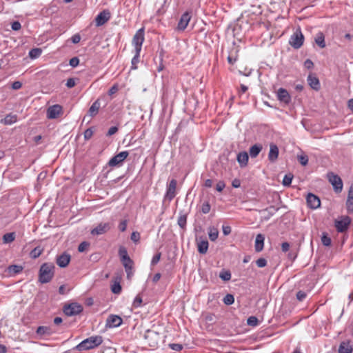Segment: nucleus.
<instances>
[{"mask_svg": "<svg viewBox=\"0 0 353 353\" xmlns=\"http://www.w3.org/2000/svg\"><path fill=\"white\" fill-rule=\"evenodd\" d=\"M55 267L52 263H45L39 270V280L41 283L50 282L54 276Z\"/></svg>", "mask_w": 353, "mask_h": 353, "instance_id": "obj_1", "label": "nucleus"}, {"mask_svg": "<svg viewBox=\"0 0 353 353\" xmlns=\"http://www.w3.org/2000/svg\"><path fill=\"white\" fill-rule=\"evenodd\" d=\"M102 343V336H92L81 341L75 348L79 351L88 350L100 345Z\"/></svg>", "mask_w": 353, "mask_h": 353, "instance_id": "obj_2", "label": "nucleus"}, {"mask_svg": "<svg viewBox=\"0 0 353 353\" xmlns=\"http://www.w3.org/2000/svg\"><path fill=\"white\" fill-rule=\"evenodd\" d=\"M304 41V36L300 28L297 29L290 37L289 43L295 49L300 48Z\"/></svg>", "mask_w": 353, "mask_h": 353, "instance_id": "obj_3", "label": "nucleus"}, {"mask_svg": "<svg viewBox=\"0 0 353 353\" xmlns=\"http://www.w3.org/2000/svg\"><path fill=\"white\" fill-rule=\"evenodd\" d=\"M144 39V28H142L137 31L132 39V45L137 52H141Z\"/></svg>", "mask_w": 353, "mask_h": 353, "instance_id": "obj_4", "label": "nucleus"}, {"mask_svg": "<svg viewBox=\"0 0 353 353\" xmlns=\"http://www.w3.org/2000/svg\"><path fill=\"white\" fill-rule=\"evenodd\" d=\"M327 179L330 183L333 185L336 192H341L343 189V181L339 176L333 172H328Z\"/></svg>", "mask_w": 353, "mask_h": 353, "instance_id": "obj_5", "label": "nucleus"}, {"mask_svg": "<svg viewBox=\"0 0 353 353\" xmlns=\"http://www.w3.org/2000/svg\"><path fill=\"white\" fill-rule=\"evenodd\" d=\"M143 337L147 341L148 345L152 347L157 346L160 339L157 332L150 330L145 331Z\"/></svg>", "mask_w": 353, "mask_h": 353, "instance_id": "obj_6", "label": "nucleus"}, {"mask_svg": "<svg viewBox=\"0 0 353 353\" xmlns=\"http://www.w3.org/2000/svg\"><path fill=\"white\" fill-rule=\"evenodd\" d=\"M83 311L81 305L77 303H72L66 305L63 307V312L65 315L71 316L80 314Z\"/></svg>", "mask_w": 353, "mask_h": 353, "instance_id": "obj_7", "label": "nucleus"}, {"mask_svg": "<svg viewBox=\"0 0 353 353\" xmlns=\"http://www.w3.org/2000/svg\"><path fill=\"white\" fill-rule=\"evenodd\" d=\"M56 332V329L52 326L41 325L38 327L36 330V334L38 336L39 339H44L50 336L52 334H55Z\"/></svg>", "mask_w": 353, "mask_h": 353, "instance_id": "obj_8", "label": "nucleus"}, {"mask_svg": "<svg viewBox=\"0 0 353 353\" xmlns=\"http://www.w3.org/2000/svg\"><path fill=\"white\" fill-rule=\"evenodd\" d=\"M351 223V219L348 216H342L341 220L335 221V228L339 232H345L350 224Z\"/></svg>", "mask_w": 353, "mask_h": 353, "instance_id": "obj_9", "label": "nucleus"}, {"mask_svg": "<svg viewBox=\"0 0 353 353\" xmlns=\"http://www.w3.org/2000/svg\"><path fill=\"white\" fill-rule=\"evenodd\" d=\"M129 153L128 151H123L111 158L108 162L110 167L119 165L128 157Z\"/></svg>", "mask_w": 353, "mask_h": 353, "instance_id": "obj_10", "label": "nucleus"}, {"mask_svg": "<svg viewBox=\"0 0 353 353\" xmlns=\"http://www.w3.org/2000/svg\"><path fill=\"white\" fill-rule=\"evenodd\" d=\"M111 228L109 223H100L94 228H93L90 233L92 235L97 236L106 233Z\"/></svg>", "mask_w": 353, "mask_h": 353, "instance_id": "obj_11", "label": "nucleus"}, {"mask_svg": "<svg viewBox=\"0 0 353 353\" xmlns=\"http://www.w3.org/2000/svg\"><path fill=\"white\" fill-rule=\"evenodd\" d=\"M276 96L278 100L285 105H288L291 101V96L286 89L279 88L276 92Z\"/></svg>", "mask_w": 353, "mask_h": 353, "instance_id": "obj_12", "label": "nucleus"}, {"mask_svg": "<svg viewBox=\"0 0 353 353\" xmlns=\"http://www.w3.org/2000/svg\"><path fill=\"white\" fill-rule=\"evenodd\" d=\"M110 12L108 10H104L99 12L95 18L97 26H101L110 19Z\"/></svg>", "mask_w": 353, "mask_h": 353, "instance_id": "obj_13", "label": "nucleus"}, {"mask_svg": "<svg viewBox=\"0 0 353 353\" xmlns=\"http://www.w3.org/2000/svg\"><path fill=\"white\" fill-rule=\"evenodd\" d=\"M62 112V107L56 104L50 106L47 110V117L50 119L57 118Z\"/></svg>", "mask_w": 353, "mask_h": 353, "instance_id": "obj_14", "label": "nucleus"}, {"mask_svg": "<svg viewBox=\"0 0 353 353\" xmlns=\"http://www.w3.org/2000/svg\"><path fill=\"white\" fill-rule=\"evenodd\" d=\"M176 180L172 179L167 187L165 198L170 201H172L176 195Z\"/></svg>", "mask_w": 353, "mask_h": 353, "instance_id": "obj_15", "label": "nucleus"}, {"mask_svg": "<svg viewBox=\"0 0 353 353\" xmlns=\"http://www.w3.org/2000/svg\"><path fill=\"white\" fill-rule=\"evenodd\" d=\"M307 205L311 209H316L321 205L320 199L312 193H309L306 197Z\"/></svg>", "mask_w": 353, "mask_h": 353, "instance_id": "obj_16", "label": "nucleus"}, {"mask_svg": "<svg viewBox=\"0 0 353 353\" xmlns=\"http://www.w3.org/2000/svg\"><path fill=\"white\" fill-rule=\"evenodd\" d=\"M123 323L122 319L114 314L110 315L106 320V326L108 327H117Z\"/></svg>", "mask_w": 353, "mask_h": 353, "instance_id": "obj_17", "label": "nucleus"}, {"mask_svg": "<svg viewBox=\"0 0 353 353\" xmlns=\"http://www.w3.org/2000/svg\"><path fill=\"white\" fill-rule=\"evenodd\" d=\"M190 19H191V15H190V12H185V13H183L181 15V17L179 19V21L178 23V26H177L178 29L179 30H184L187 28Z\"/></svg>", "mask_w": 353, "mask_h": 353, "instance_id": "obj_18", "label": "nucleus"}, {"mask_svg": "<svg viewBox=\"0 0 353 353\" xmlns=\"http://www.w3.org/2000/svg\"><path fill=\"white\" fill-rule=\"evenodd\" d=\"M70 255L65 252L59 256L57 259V264L61 268H65L70 263Z\"/></svg>", "mask_w": 353, "mask_h": 353, "instance_id": "obj_19", "label": "nucleus"}, {"mask_svg": "<svg viewBox=\"0 0 353 353\" xmlns=\"http://www.w3.org/2000/svg\"><path fill=\"white\" fill-rule=\"evenodd\" d=\"M209 243L206 239L201 237L197 241V248L200 254H204L208 252Z\"/></svg>", "mask_w": 353, "mask_h": 353, "instance_id": "obj_20", "label": "nucleus"}, {"mask_svg": "<svg viewBox=\"0 0 353 353\" xmlns=\"http://www.w3.org/2000/svg\"><path fill=\"white\" fill-rule=\"evenodd\" d=\"M307 83L314 90H319L321 88L320 82L319 79L313 75V74H309L307 79Z\"/></svg>", "mask_w": 353, "mask_h": 353, "instance_id": "obj_21", "label": "nucleus"}, {"mask_svg": "<svg viewBox=\"0 0 353 353\" xmlns=\"http://www.w3.org/2000/svg\"><path fill=\"white\" fill-rule=\"evenodd\" d=\"M236 159L240 167L245 168L248 165L249 155L247 152H241L237 154Z\"/></svg>", "mask_w": 353, "mask_h": 353, "instance_id": "obj_22", "label": "nucleus"}, {"mask_svg": "<svg viewBox=\"0 0 353 353\" xmlns=\"http://www.w3.org/2000/svg\"><path fill=\"white\" fill-rule=\"evenodd\" d=\"M279 156V148L276 145L271 143L270 145V151L268 154V159L271 162H274Z\"/></svg>", "mask_w": 353, "mask_h": 353, "instance_id": "obj_23", "label": "nucleus"}, {"mask_svg": "<svg viewBox=\"0 0 353 353\" xmlns=\"http://www.w3.org/2000/svg\"><path fill=\"white\" fill-rule=\"evenodd\" d=\"M265 237L263 234H259L256 236L254 249L256 252H259L263 250L264 247Z\"/></svg>", "mask_w": 353, "mask_h": 353, "instance_id": "obj_24", "label": "nucleus"}, {"mask_svg": "<svg viewBox=\"0 0 353 353\" xmlns=\"http://www.w3.org/2000/svg\"><path fill=\"white\" fill-rule=\"evenodd\" d=\"M353 348L349 341H342L339 347V353H352Z\"/></svg>", "mask_w": 353, "mask_h": 353, "instance_id": "obj_25", "label": "nucleus"}, {"mask_svg": "<svg viewBox=\"0 0 353 353\" xmlns=\"http://www.w3.org/2000/svg\"><path fill=\"white\" fill-rule=\"evenodd\" d=\"M17 121V115L14 114H7L4 119L0 121V123L3 125H12Z\"/></svg>", "mask_w": 353, "mask_h": 353, "instance_id": "obj_26", "label": "nucleus"}, {"mask_svg": "<svg viewBox=\"0 0 353 353\" xmlns=\"http://www.w3.org/2000/svg\"><path fill=\"white\" fill-rule=\"evenodd\" d=\"M101 107V103L99 99H97L90 107L88 110V114L90 117H94L99 112V110Z\"/></svg>", "mask_w": 353, "mask_h": 353, "instance_id": "obj_27", "label": "nucleus"}, {"mask_svg": "<svg viewBox=\"0 0 353 353\" xmlns=\"http://www.w3.org/2000/svg\"><path fill=\"white\" fill-rule=\"evenodd\" d=\"M121 261L123 265L124 266V268L128 274V276L129 277L132 268V264H133L132 260L130 258V256H128L127 258L121 259Z\"/></svg>", "mask_w": 353, "mask_h": 353, "instance_id": "obj_28", "label": "nucleus"}, {"mask_svg": "<svg viewBox=\"0 0 353 353\" xmlns=\"http://www.w3.org/2000/svg\"><path fill=\"white\" fill-rule=\"evenodd\" d=\"M262 150V145L260 144H255L250 147L249 150V154L251 158L256 157Z\"/></svg>", "mask_w": 353, "mask_h": 353, "instance_id": "obj_29", "label": "nucleus"}, {"mask_svg": "<svg viewBox=\"0 0 353 353\" xmlns=\"http://www.w3.org/2000/svg\"><path fill=\"white\" fill-rule=\"evenodd\" d=\"M23 270V267L17 265H11L8 268V272L10 276H14L20 273Z\"/></svg>", "mask_w": 353, "mask_h": 353, "instance_id": "obj_30", "label": "nucleus"}, {"mask_svg": "<svg viewBox=\"0 0 353 353\" xmlns=\"http://www.w3.org/2000/svg\"><path fill=\"white\" fill-rule=\"evenodd\" d=\"M208 236L211 241H215L219 236V230L214 227H210L208 228Z\"/></svg>", "mask_w": 353, "mask_h": 353, "instance_id": "obj_31", "label": "nucleus"}, {"mask_svg": "<svg viewBox=\"0 0 353 353\" xmlns=\"http://www.w3.org/2000/svg\"><path fill=\"white\" fill-rule=\"evenodd\" d=\"M177 223L181 229L185 230L187 223V214H182L180 212V215L177 220Z\"/></svg>", "mask_w": 353, "mask_h": 353, "instance_id": "obj_32", "label": "nucleus"}, {"mask_svg": "<svg viewBox=\"0 0 353 353\" xmlns=\"http://www.w3.org/2000/svg\"><path fill=\"white\" fill-rule=\"evenodd\" d=\"M316 43L321 48L325 47V37L322 32H319L317 34L315 37Z\"/></svg>", "mask_w": 353, "mask_h": 353, "instance_id": "obj_33", "label": "nucleus"}, {"mask_svg": "<svg viewBox=\"0 0 353 353\" xmlns=\"http://www.w3.org/2000/svg\"><path fill=\"white\" fill-rule=\"evenodd\" d=\"M15 237L16 234L14 232L6 233L3 236V243H10L14 241Z\"/></svg>", "mask_w": 353, "mask_h": 353, "instance_id": "obj_34", "label": "nucleus"}, {"mask_svg": "<svg viewBox=\"0 0 353 353\" xmlns=\"http://www.w3.org/2000/svg\"><path fill=\"white\" fill-rule=\"evenodd\" d=\"M42 50L40 48H33L29 52V57L31 59H37L41 54Z\"/></svg>", "mask_w": 353, "mask_h": 353, "instance_id": "obj_35", "label": "nucleus"}, {"mask_svg": "<svg viewBox=\"0 0 353 353\" xmlns=\"http://www.w3.org/2000/svg\"><path fill=\"white\" fill-rule=\"evenodd\" d=\"M219 277L224 281H228L231 279V272L229 270H222Z\"/></svg>", "mask_w": 353, "mask_h": 353, "instance_id": "obj_36", "label": "nucleus"}, {"mask_svg": "<svg viewBox=\"0 0 353 353\" xmlns=\"http://www.w3.org/2000/svg\"><path fill=\"white\" fill-rule=\"evenodd\" d=\"M223 302L227 305H230L234 303V297L232 294H228L223 297Z\"/></svg>", "mask_w": 353, "mask_h": 353, "instance_id": "obj_37", "label": "nucleus"}, {"mask_svg": "<svg viewBox=\"0 0 353 353\" xmlns=\"http://www.w3.org/2000/svg\"><path fill=\"white\" fill-rule=\"evenodd\" d=\"M139 56H140V52H137V51H135V54L133 57L132 61H131V63H132L131 68L132 70H135L137 68V65L139 61Z\"/></svg>", "mask_w": 353, "mask_h": 353, "instance_id": "obj_38", "label": "nucleus"}, {"mask_svg": "<svg viewBox=\"0 0 353 353\" xmlns=\"http://www.w3.org/2000/svg\"><path fill=\"white\" fill-rule=\"evenodd\" d=\"M293 175L292 174H287L284 176L282 184L284 186H289L292 181Z\"/></svg>", "mask_w": 353, "mask_h": 353, "instance_id": "obj_39", "label": "nucleus"}, {"mask_svg": "<svg viewBox=\"0 0 353 353\" xmlns=\"http://www.w3.org/2000/svg\"><path fill=\"white\" fill-rule=\"evenodd\" d=\"M119 255L120 259H123L129 256L126 248L123 246H121L119 249Z\"/></svg>", "mask_w": 353, "mask_h": 353, "instance_id": "obj_40", "label": "nucleus"}, {"mask_svg": "<svg viewBox=\"0 0 353 353\" xmlns=\"http://www.w3.org/2000/svg\"><path fill=\"white\" fill-rule=\"evenodd\" d=\"M142 298L140 294H138L134 299L132 306L135 308L140 307L142 305Z\"/></svg>", "mask_w": 353, "mask_h": 353, "instance_id": "obj_41", "label": "nucleus"}, {"mask_svg": "<svg viewBox=\"0 0 353 353\" xmlns=\"http://www.w3.org/2000/svg\"><path fill=\"white\" fill-rule=\"evenodd\" d=\"M89 246H90V243L88 242L83 241L79 244V245L78 247V251L79 252H83L88 249Z\"/></svg>", "mask_w": 353, "mask_h": 353, "instance_id": "obj_42", "label": "nucleus"}, {"mask_svg": "<svg viewBox=\"0 0 353 353\" xmlns=\"http://www.w3.org/2000/svg\"><path fill=\"white\" fill-rule=\"evenodd\" d=\"M321 242L325 246H330L331 245V239L325 234H323L321 237Z\"/></svg>", "mask_w": 353, "mask_h": 353, "instance_id": "obj_43", "label": "nucleus"}, {"mask_svg": "<svg viewBox=\"0 0 353 353\" xmlns=\"http://www.w3.org/2000/svg\"><path fill=\"white\" fill-rule=\"evenodd\" d=\"M258 319L256 316H251L247 320L248 325L250 326H256L258 325Z\"/></svg>", "mask_w": 353, "mask_h": 353, "instance_id": "obj_44", "label": "nucleus"}, {"mask_svg": "<svg viewBox=\"0 0 353 353\" xmlns=\"http://www.w3.org/2000/svg\"><path fill=\"white\" fill-rule=\"evenodd\" d=\"M211 209V206L208 201H205L202 204L201 212L203 214H208Z\"/></svg>", "mask_w": 353, "mask_h": 353, "instance_id": "obj_45", "label": "nucleus"}, {"mask_svg": "<svg viewBox=\"0 0 353 353\" xmlns=\"http://www.w3.org/2000/svg\"><path fill=\"white\" fill-rule=\"evenodd\" d=\"M112 292L114 294H120L121 292V286L119 283H115L112 285Z\"/></svg>", "mask_w": 353, "mask_h": 353, "instance_id": "obj_46", "label": "nucleus"}, {"mask_svg": "<svg viewBox=\"0 0 353 353\" xmlns=\"http://www.w3.org/2000/svg\"><path fill=\"white\" fill-rule=\"evenodd\" d=\"M41 254V250L39 248H35L30 252V256L33 259L39 257Z\"/></svg>", "mask_w": 353, "mask_h": 353, "instance_id": "obj_47", "label": "nucleus"}, {"mask_svg": "<svg viewBox=\"0 0 353 353\" xmlns=\"http://www.w3.org/2000/svg\"><path fill=\"white\" fill-rule=\"evenodd\" d=\"M94 130L92 128H88L83 133L84 139L85 140H89L93 135Z\"/></svg>", "mask_w": 353, "mask_h": 353, "instance_id": "obj_48", "label": "nucleus"}, {"mask_svg": "<svg viewBox=\"0 0 353 353\" xmlns=\"http://www.w3.org/2000/svg\"><path fill=\"white\" fill-rule=\"evenodd\" d=\"M298 160L302 165H306L308 163V157L307 155L298 156Z\"/></svg>", "mask_w": 353, "mask_h": 353, "instance_id": "obj_49", "label": "nucleus"}, {"mask_svg": "<svg viewBox=\"0 0 353 353\" xmlns=\"http://www.w3.org/2000/svg\"><path fill=\"white\" fill-rule=\"evenodd\" d=\"M346 208L349 213L353 212V199H347Z\"/></svg>", "mask_w": 353, "mask_h": 353, "instance_id": "obj_50", "label": "nucleus"}, {"mask_svg": "<svg viewBox=\"0 0 353 353\" xmlns=\"http://www.w3.org/2000/svg\"><path fill=\"white\" fill-rule=\"evenodd\" d=\"M131 240L134 243H138L140 240V234L138 232H133L130 236Z\"/></svg>", "mask_w": 353, "mask_h": 353, "instance_id": "obj_51", "label": "nucleus"}, {"mask_svg": "<svg viewBox=\"0 0 353 353\" xmlns=\"http://www.w3.org/2000/svg\"><path fill=\"white\" fill-rule=\"evenodd\" d=\"M256 265L259 268H263L267 265V261L264 258H260L256 261Z\"/></svg>", "mask_w": 353, "mask_h": 353, "instance_id": "obj_52", "label": "nucleus"}, {"mask_svg": "<svg viewBox=\"0 0 353 353\" xmlns=\"http://www.w3.org/2000/svg\"><path fill=\"white\" fill-rule=\"evenodd\" d=\"M170 347L174 351L179 352L183 349V346L179 343H171L169 345Z\"/></svg>", "mask_w": 353, "mask_h": 353, "instance_id": "obj_53", "label": "nucleus"}, {"mask_svg": "<svg viewBox=\"0 0 353 353\" xmlns=\"http://www.w3.org/2000/svg\"><path fill=\"white\" fill-rule=\"evenodd\" d=\"M69 63L70 66H72V68H75L79 65V59L77 57H72V59H70Z\"/></svg>", "mask_w": 353, "mask_h": 353, "instance_id": "obj_54", "label": "nucleus"}, {"mask_svg": "<svg viewBox=\"0 0 353 353\" xmlns=\"http://www.w3.org/2000/svg\"><path fill=\"white\" fill-rule=\"evenodd\" d=\"M161 253L159 252L157 254H156L152 259V261H151V265H156L157 263H159V261H160V259H161Z\"/></svg>", "mask_w": 353, "mask_h": 353, "instance_id": "obj_55", "label": "nucleus"}, {"mask_svg": "<svg viewBox=\"0 0 353 353\" xmlns=\"http://www.w3.org/2000/svg\"><path fill=\"white\" fill-rule=\"evenodd\" d=\"M306 296V293L303 291H299L296 293V299L300 301H303L305 299Z\"/></svg>", "mask_w": 353, "mask_h": 353, "instance_id": "obj_56", "label": "nucleus"}, {"mask_svg": "<svg viewBox=\"0 0 353 353\" xmlns=\"http://www.w3.org/2000/svg\"><path fill=\"white\" fill-rule=\"evenodd\" d=\"M222 231L225 236H228L231 233L232 229L231 227L229 225H223Z\"/></svg>", "mask_w": 353, "mask_h": 353, "instance_id": "obj_57", "label": "nucleus"}, {"mask_svg": "<svg viewBox=\"0 0 353 353\" xmlns=\"http://www.w3.org/2000/svg\"><path fill=\"white\" fill-rule=\"evenodd\" d=\"M127 228V220H123L120 222L119 225V229L121 232H124L126 230Z\"/></svg>", "mask_w": 353, "mask_h": 353, "instance_id": "obj_58", "label": "nucleus"}, {"mask_svg": "<svg viewBox=\"0 0 353 353\" xmlns=\"http://www.w3.org/2000/svg\"><path fill=\"white\" fill-rule=\"evenodd\" d=\"M304 67L307 69H312L314 66V63L312 60L307 59L304 61Z\"/></svg>", "mask_w": 353, "mask_h": 353, "instance_id": "obj_59", "label": "nucleus"}, {"mask_svg": "<svg viewBox=\"0 0 353 353\" xmlns=\"http://www.w3.org/2000/svg\"><path fill=\"white\" fill-rule=\"evenodd\" d=\"M11 28L13 30H19L21 28V25L19 21H14L12 23Z\"/></svg>", "mask_w": 353, "mask_h": 353, "instance_id": "obj_60", "label": "nucleus"}, {"mask_svg": "<svg viewBox=\"0 0 353 353\" xmlns=\"http://www.w3.org/2000/svg\"><path fill=\"white\" fill-rule=\"evenodd\" d=\"M236 60H237V56L236 55H233V54H230L228 57V61L230 64H234L236 62Z\"/></svg>", "mask_w": 353, "mask_h": 353, "instance_id": "obj_61", "label": "nucleus"}, {"mask_svg": "<svg viewBox=\"0 0 353 353\" xmlns=\"http://www.w3.org/2000/svg\"><path fill=\"white\" fill-rule=\"evenodd\" d=\"M75 81L73 78H69L66 82V86L69 88H72L75 85Z\"/></svg>", "mask_w": 353, "mask_h": 353, "instance_id": "obj_62", "label": "nucleus"}, {"mask_svg": "<svg viewBox=\"0 0 353 353\" xmlns=\"http://www.w3.org/2000/svg\"><path fill=\"white\" fill-rule=\"evenodd\" d=\"M225 187V184L223 181H219L216 185V190L218 192H221Z\"/></svg>", "mask_w": 353, "mask_h": 353, "instance_id": "obj_63", "label": "nucleus"}, {"mask_svg": "<svg viewBox=\"0 0 353 353\" xmlns=\"http://www.w3.org/2000/svg\"><path fill=\"white\" fill-rule=\"evenodd\" d=\"M21 86L22 83L19 81H14L12 84V88L13 90H19L21 88Z\"/></svg>", "mask_w": 353, "mask_h": 353, "instance_id": "obj_64", "label": "nucleus"}]
</instances>
